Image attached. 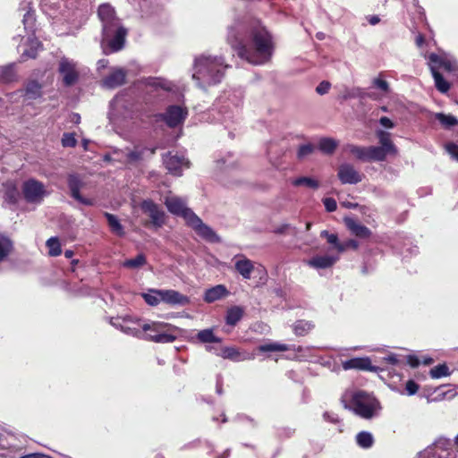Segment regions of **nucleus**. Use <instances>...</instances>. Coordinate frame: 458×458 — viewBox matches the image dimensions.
I'll use <instances>...</instances> for the list:
<instances>
[{"label":"nucleus","instance_id":"nucleus-1","mask_svg":"<svg viewBox=\"0 0 458 458\" xmlns=\"http://www.w3.org/2000/svg\"><path fill=\"white\" fill-rule=\"evenodd\" d=\"M227 42L237 55L248 63L259 65L273 55L272 36L257 20L244 16L228 29Z\"/></svg>","mask_w":458,"mask_h":458},{"label":"nucleus","instance_id":"nucleus-2","mask_svg":"<svg viewBox=\"0 0 458 458\" xmlns=\"http://www.w3.org/2000/svg\"><path fill=\"white\" fill-rule=\"evenodd\" d=\"M98 17L101 23V47L106 54L122 50L125 44L127 30L117 17L114 8L108 3L98 8Z\"/></svg>","mask_w":458,"mask_h":458},{"label":"nucleus","instance_id":"nucleus-3","mask_svg":"<svg viewBox=\"0 0 458 458\" xmlns=\"http://www.w3.org/2000/svg\"><path fill=\"white\" fill-rule=\"evenodd\" d=\"M230 67L222 55L201 54L194 57L191 78L198 88L207 90L208 87L219 84Z\"/></svg>","mask_w":458,"mask_h":458},{"label":"nucleus","instance_id":"nucleus-4","mask_svg":"<svg viewBox=\"0 0 458 458\" xmlns=\"http://www.w3.org/2000/svg\"><path fill=\"white\" fill-rule=\"evenodd\" d=\"M244 92L241 88L224 90L212 108L214 119L225 128L240 119Z\"/></svg>","mask_w":458,"mask_h":458},{"label":"nucleus","instance_id":"nucleus-5","mask_svg":"<svg viewBox=\"0 0 458 458\" xmlns=\"http://www.w3.org/2000/svg\"><path fill=\"white\" fill-rule=\"evenodd\" d=\"M345 409L352 411L362 419L370 420L381 410L378 400L365 391L359 390L352 394L350 404H344Z\"/></svg>","mask_w":458,"mask_h":458},{"label":"nucleus","instance_id":"nucleus-6","mask_svg":"<svg viewBox=\"0 0 458 458\" xmlns=\"http://www.w3.org/2000/svg\"><path fill=\"white\" fill-rule=\"evenodd\" d=\"M451 439L437 437L430 445L417 454L416 458H454Z\"/></svg>","mask_w":458,"mask_h":458},{"label":"nucleus","instance_id":"nucleus-7","mask_svg":"<svg viewBox=\"0 0 458 458\" xmlns=\"http://www.w3.org/2000/svg\"><path fill=\"white\" fill-rule=\"evenodd\" d=\"M426 58L429 68L433 67L437 71L439 68H443L452 77V82L458 81V61L454 57L446 54L439 55L430 53Z\"/></svg>","mask_w":458,"mask_h":458},{"label":"nucleus","instance_id":"nucleus-8","mask_svg":"<svg viewBox=\"0 0 458 458\" xmlns=\"http://www.w3.org/2000/svg\"><path fill=\"white\" fill-rule=\"evenodd\" d=\"M21 191L24 199L30 204H41L49 193L44 183L35 178H30L22 182Z\"/></svg>","mask_w":458,"mask_h":458},{"label":"nucleus","instance_id":"nucleus-9","mask_svg":"<svg viewBox=\"0 0 458 458\" xmlns=\"http://www.w3.org/2000/svg\"><path fill=\"white\" fill-rule=\"evenodd\" d=\"M188 116V109L180 105L168 106L164 113L155 115L156 119L164 122L169 128L182 125Z\"/></svg>","mask_w":458,"mask_h":458},{"label":"nucleus","instance_id":"nucleus-10","mask_svg":"<svg viewBox=\"0 0 458 458\" xmlns=\"http://www.w3.org/2000/svg\"><path fill=\"white\" fill-rule=\"evenodd\" d=\"M168 0H128L129 4L141 18H151L158 15Z\"/></svg>","mask_w":458,"mask_h":458},{"label":"nucleus","instance_id":"nucleus-11","mask_svg":"<svg viewBox=\"0 0 458 458\" xmlns=\"http://www.w3.org/2000/svg\"><path fill=\"white\" fill-rule=\"evenodd\" d=\"M58 72L62 76V82L64 87L73 86L80 78L77 69V63L66 56H62L58 62Z\"/></svg>","mask_w":458,"mask_h":458},{"label":"nucleus","instance_id":"nucleus-12","mask_svg":"<svg viewBox=\"0 0 458 458\" xmlns=\"http://www.w3.org/2000/svg\"><path fill=\"white\" fill-rule=\"evenodd\" d=\"M114 113L124 118L130 117L134 110V100L129 90L118 93L110 102Z\"/></svg>","mask_w":458,"mask_h":458},{"label":"nucleus","instance_id":"nucleus-13","mask_svg":"<svg viewBox=\"0 0 458 458\" xmlns=\"http://www.w3.org/2000/svg\"><path fill=\"white\" fill-rule=\"evenodd\" d=\"M141 211L150 218L152 225L156 228H161L165 223V211L152 199H143L140 204Z\"/></svg>","mask_w":458,"mask_h":458},{"label":"nucleus","instance_id":"nucleus-14","mask_svg":"<svg viewBox=\"0 0 458 458\" xmlns=\"http://www.w3.org/2000/svg\"><path fill=\"white\" fill-rule=\"evenodd\" d=\"M165 324L161 323H144L141 325L143 332H150L147 334L146 339L154 343L168 344L175 341L176 336L167 332H162L161 327H165Z\"/></svg>","mask_w":458,"mask_h":458},{"label":"nucleus","instance_id":"nucleus-15","mask_svg":"<svg viewBox=\"0 0 458 458\" xmlns=\"http://www.w3.org/2000/svg\"><path fill=\"white\" fill-rule=\"evenodd\" d=\"M67 185L71 197L84 206H93L95 201L92 199L85 198L81 194V189L84 186L81 176L77 174H70L67 177Z\"/></svg>","mask_w":458,"mask_h":458},{"label":"nucleus","instance_id":"nucleus-16","mask_svg":"<svg viewBox=\"0 0 458 458\" xmlns=\"http://www.w3.org/2000/svg\"><path fill=\"white\" fill-rule=\"evenodd\" d=\"M191 228L202 239L209 242H218L220 241L219 236L216 232L195 214L191 216V220L187 223Z\"/></svg>","mask_w":458,"mask_h":458},{"label":"nucleus","instance_id":"nucleus-17","mask_svg":"<svg viewBox=\"0 0 458 458\" xmlns=\"http://www.w3.org/2000/svg\"><path fill=\"white\" fill-rule=\"evenodd\" d=\"M165 205L171 214L183 217L186 224L191 220V216L195 215L190 208L186 207L185 202L178 197L165 198Z\"/></svg>","mask_w":458,"mask_h":458},{"label":"nucleus","instance_id":"nucleus-18","mask_svg":"<svg viewBox=\"0 0 458 458\" xmlns=\"http://www.w3.org/2000/svg\"><path fill=\"white\" fill-rule=\"evenodd\" d=\"M127 71L121 67H112L109 73L101 81V87L106 89H114L126 81Z\"/></svg>","mask_w":458,"mask_h":458},{"label":"nucleus","instance_id":"nucleus-19","mask_svg":"<svg viewBox=\"0 0 458 458\" xmlns=\"http://www.w3.org/2000/svg\"><path fill=\"white\" fill-rule=\"evenodd\" d=\"M348 149L356 159L361 162H382L378 157L379 150L375 148V146L349 145Z\"/></svg>","mask_w":458,"mask_h":458},{"label":"nucleus","instance_id":"nucleus-20","mask_svg":"<svg viewBox=\"0 0 458 458\" xmlns=\"http://www.w3.org/2000/svg\"><path fill=\"white\" fill-rule=\"evenodd\" d=\"M380 146H375V148L379 150L378 157L385 161L388 155H396L398 150L394 142L391 140L390 133L383 130H378L376 132Z\"/></svg>","mask_w":458,"mask_h":458},{"label":"nucleus","instance_id":"nucleus-21","mask_svg":"<svg viewBox=\"0 0 458 458\" xmlns=\"http://www.w3.org/2000/svg\"><path fill=\"white\" fill-rule=\"evenodd\" d=\"M337 176L343 184H357L362 181L363 175L348 163L339 165Z\"/></svg>","mask_w":458,"mask_h":458},{"label":"nucleus","instance_id":"nucleus-22","mask_svg":"<svg viewBox=\"0 0 458 458\" xmlns=\"http://www.w3.org/2000/svg\"><path fill=\"white\" fill-rule=\"evenodd\" d=\"M342 367L344 370L359 369L365 371L377 372L378 368L371 364L369 357H356L346 360L342 362Z\"/></svg>","mask_w":458,"mask_h":458},{"label":"nucleus","instance_id":"nucleus-23","mask_svg":"<svg viewBox=\"0 0 458 458\" xmlns=\"http://www.w3.org/2000/svg\"><path fill=\"white\" fill-rule=\"evenodd\" d=\"M20 11H24L22 23L24 30L34 36L36 31V14L32 8L31 3L28 1H22L20 4Z\"/></svg>","mask_w":458,"mask_h":458},{"label":"nucleus","instance_id":"nucleus-24","mask_svg":"<svg viewBox=\"0 0 458 458\" xmlns=\"http://www.w3.org/2000/svg\"><path fill=\"white\" fill-rule=\"evenodd\" d=\"M163 163L169 173L180 176L182 175V167L187 164V161L182 156L168 152L163 156Z\"/></svg>","mask_w":458,"mask_h":458},{"label":"nucleus","instance_id":"nucleus-25","mask_svg":"<svg viewBox=\"0 0 458 458\" xmlns=\"http://www.w3.org/2000/svg\"><path fill=\"white\" fill-rule=\"evenodd\" d=\"M162 301L171 306H185L190 303V298L175 290H163L157 292Z\"/></svg>","mask_w":458,"mask_h":458},{"label":"nucleus","instance_id":"nucleus-26","mask_svg":"<svg viewBox=\"0 0 458 458\" xmlns=\"http://www.w3.org/2000/svg\"><path fill=\"white\" fill-rule=\"evenodd\" d=\"M207 350L208 352H213L216 355L219 357L230 360L234 362H239L249 359V357H247L244 354H242L238 351V349L233 346H225L220 348L219 350L212 346H207Z\"/></svg>","mask_w":458,"mask_h":458},{"label":"nucleus","instance_id":"nucleus-27","mask_svg":"<svg viewBox=\"0 0 458 458\" xmlns=\"http://www.w3.org/2000/svg\"><path fill=\"white\" fill-rule=\"evenodd\" d=\"M143 85L148 93L158 92V90H172V83L167 80L156 77H148L145 79Z\"/></svg>","mask_w":458,"mask_h":458},{"label":"nucleus","instance_id":"nucleus-28","mask_svg":"<svg viewBox=\"0 0 458 458\" xmlns=\"http://www.w3.org/2000/svg\"><path fill=\"white\" fill-rule=\"evenodd\" d=\"M229 295V291L224 284H217L205 291L203 300L212 303Z\"/></svg>","mask_w":458,"mask_h":458},{"label":"nucleus","instance_id":"nucleus-29","mask_svg":"<svg viewBox=\"0 0 458 458\" xmlns=\"http://www.w3.org/2000/svg\"><path fill=\"white\" fill-rule=\"evenodd\" d=\"M344 224L348 230H350L352 234L359 238L365 239L371 235V231L367 226L361 225L353 218L345 217Z\"/></svg>","mask_w":458,"mask_h":458},{"label":"nucleus","instance_id":"nucleus-30","mask_svg":"<svg viewBox=\"0 0 458 458\" xmlns=\"http://www.w3.org/2000/svg\"><path fill=\"white\" fill-rule=\"evenodd\" d=\"M338 257L332 255L315 256L308 261V265L316 269H326L333 267Z\"/></svg>","mask_w":458,"mask_h":458},{"label":"nucleus","instance_id":"nucleus-31","mask_svg":"<svg viewBox=\"0 0 458 458\" xmlns=\"http://www.w3.org/2000/svg\"><path fill=\"white\" fill-rule=\"evenodd\" d=\"M104 216L107 221L109 229L112 233L118 237H123L125 235L124 227L115 215L105 212Z\"/></svg>","mask_w":458,"mask_h":458},{"label":"nucleus","instance_id":"nucleus-32","mask_svg":"<svg viewBox=\"0 0 458 458\" xmlns=\"http://www.w3.org/2000/svg\"><path fill=\"white\" fill-rule=\"evenodd\" d=\"M244 309L241 306H232L226 310L225 323L228 326L234 327L242 318Z\"/></svg>","mask_w":458,"mask_h":458},{"label":"nucleus","instance_id":"nucleus-33","mask_svg":"<svg viewBox=\"0 0 458 458\" xmlns=\"http://www.w3.org/2000/svg\"><path fill=\"white\" fill-rule=\"evenodd\" d=\"M340 98L342 100H348L352 98H359L362 100L366 98H371V96L368 94L364 89L360 87H353L345 88Z\"/></svg>","mask_w":458,"mask_h":458},{"label":"nucleus","instance_id":"nucleus-34","mask_svg":"<svg viewBox=\"0 0 458 458\" xmlns=\"http://www.w3.org/2000/svg\"><path fill=\"white\" fill-rule=\"evenodd\" d=\"M28 41L30 42V47L22 51L21 55L22 61L29 58L35 59L38 55V49L42 47L41 43L36 38H31V36L28 37Z\"/></svg>","mask_w":458,"mask_h":458},{"label":"nucleus","instance_id":"nucleus-35","mask_svg":"<svg viewBox=\"0 0 458 458\" xmlns=\"http://www.w3.org/2000/svg\"><path fill=\"white\" fill-rule=\"evenodd\" d=\"M148 152L149 153V155H153L155 153V149H150L147 148H135L133 150H131L126 154L127 163L134 165L141 161L144 158L145 154Z\"/></svg>","mask_w":458,"mask_h":458},{"label":"nucleus","instance_id":"nucleus-36","mask_svg":"<svg viewBox=\"0 0 458 458\" xmlns=\"http://www.w3.org/2000/svg\"><path fill=\"white\" fill-rule=\"evenodd\" d=\"M235 269L236 271L244 278L250 279L251 276V272L253 271V264L252 262L246 259H241L235 262Z\"/></svg>","mask_w":458,"mask_h":458},{"label":"nucleus","instance_id":"nucleus-37","mask_svg":"<svg viewBox=\"0 0 458 458\" xmlns=\"http://www.w3.org/2000/svg\"><path fill=\"white\" fill-rule=\"evenodd\" d=\"M432 77L435 81V87L440 93H447L450 89V83L444 78V76L435 68H429Z\"/></svg>","mask_w":458,"mask_h":458},{"label":"nucleus","instance_id":"nucleus-38","mask_svg":"<svg viewBox=\"0 0 458 458\" xmlns=\"http://www.w3.org/2000/svg\"><path fill=\"white\" fill-rule=\"evenodd\" d=\"M338 146V142L330 137H323L319 139L318 148L324 154L331 155L335 152Z\"/></svg>","mask_w":458,"mask_h":458},{"label":"nucleus","instance_id":"nucleus-39","mask_svg":"<svg viewBox=\"0 0 458 458\" xmlns=\"http://www.w3.org/2000/svg\"><path fill=\"white\" fill-rule=\"evenodd\" d=\"M17 79L15 67L13 64H7L0 69V82L11 83Z\"/></svg>","mask_w":458,"mask_h":458},{"label":"nucleus","instance_id":"nucleus-40","mask_svg":"<svg viewBox=\"0 0 458 458\" xmlns=\"http://www.w3.org/2000/svg\"><path fill=\"white\" fill-rule=\"evenodd\" d=\"M13 250V243L10 238L0 235V263L7 259Z\"/></svg>","mask_w":458,"mask_h":458},{"label":"nucleus","instance_id":"nucleus-41","mask_svg":"<svg viewBox=\"0 0 458 458\" xmlns=\"http://www.w3.org/2000/svg\"><path fill=\"white\" fill-rule=\"evenodd\" d=\"M25 96L29 99H37L42 96V86L37 81L28 82L25 89Z\"/></svg>","mask_w":458,"mask_h":458},{"label":"nucleus","instance_id":"nucleus-42","mask_svg":"<svg viewBox=\"0 0 458 458\" xmlns=\"http://www.w3.org/2000/svg\"><path fill=\"white\" fill-rule=\"evenodd\" d=\"M4 199L9 205H16L20 199V193L17 187L13 183L6 185Z\"/></svg>","mask_w":458,"mask_h":458},{"label":"nucleus","instance_id":"nucleus-43","mask_svg":"<svg viewBox=\"0 0 458 458\" xmlns=\"http://www.w3.org/2000/svg\"><path fill=\"white\" fill-rule=\"evenodd\" d=\"M157 292H161V289L151 288L147 293H142L141 297L148 305L155 307L162 301L161 295Z\"/></svg>","mask_w":458,"mask_h":458},{"label":"nucleus","instance_id":"nucleus-44","mask_svg":"<svg viewBox=\"0 0 458 458\" xmlns=\"http://www.w3.org/2000/svg\"><path fill=\"white\" fill-rule=\"evenodd\" d=\"M292 184L294 187L305 186L310 189L317 190L319 188V182L316 179L308 176H301L293 179Z\"/></svg>","mask_w":458,"mask_h":458},{"label":"nucleus","instance_id":"nucleus-45","mask_svg":"<svg viewBox=\"0 0 458 458\" xmlns=\"http://www.w3.org/2000/svg\"><path fill=\"white\" fill-rule=\"evenodd\" d=\"M357 445L364 449H368L373 445L374 437L369 431H360L356 435Z\"/></svg>","mask_w":458,"mask_h":458},{"label":"nucleus","instance_id":"nucleus-46","mask_svg":"<svg viewBox=\"0 0 458 458\" xmlns=\"http://www.w3.org/2000/svg\"><path fill=\"white\" fill-rule=\"evenodd\" d=\"M147 263L146 256L143 253H139L133 259H125L123 262V267L126 268L137 269L143 267Z\"/></svg>","mask_w":458,"mask_h":458},{"label":"nucleus","instance_id":"nucleus-47","mask_svg":"<svg viewBox=\"0 0 458 458\" xmlns=\"http://www.w3.org/2000/svg\"><path fill=\"white\" fill-rule=\"evenodd\" d=\"M258 350L260 352H285L291 350L290 346L284 344L278 343H267L264 344H260L258 347Z\"/></svg>","mask_w":458,"mask_h":458},{"label":"nucleus","instance_id":"nucleus-48","mask_svg":"<svg viewBox=\"0 0 458 458\" xmlns=\"http://www.w3.org/2000/svg\"><path fill=\"white\" fill-rule=\"evenodd\" d=\"M435 117L445 129H450L458 124V119L452 114L436 113Z\"/></svg>","mask_w":458,"mask_h":458},{"label":"nucleus","instance_id":"nucleus-49","mask_svg":"<svg viewBox=\"0 0 458 458\" xmlns=\"http://www.w3.org/2000/svg\"><path fill=\"white\" fill-rule=\"evenodd\" d=\"M198 339L199 342L204 344H209V343H221V338L216 336L214 335L213 329L208 328L200 330L197 335Z\"/></svg>","mask_w":458,"mask_h":458},{"label":"nucleus","instance_id":"nucleus-50","mask_svg":"<svg viewBox=\"0 0 458 458\" xmlns=\"http://www.w3.org/2000/svg\"><path fill=\"white\" fill-rule=\"evenodd\" d=\"M316 148L317 147L310 142L301 144L297 148L296 157L299 160H303L307 157L312 155L315 152Z\"/></svg>","mask_w":458,"mask_h":458},{"label":"nucleus","instance_id":"nucleus-51","mask_svg":"<svg viewBox=\"0 0 458 458\" xmlns=\"http://www.w3.org/2000/svg\"><path fill=\"white\" fill-rule=\"evenodd\" d=\"M313 327V324L310 321L298 320L293 325V332L296 335L302 336L308 334Z\"/></svg>","mask_w":458,"mask_h":458},{"label":"nucleus","instance_id":"nucleus-52","mask_svg":"<svg viewBox=\"0 0 458 458\" xmlns=\"http://www.w3.org/2000/svg\"><path fill=\"white\" fill-rule=\"evenodd\" d=\"M48 254L52 257H57L62 253L61 244L57 237L49 238L47 242Z\"/></svg>","mask_w":458,"mask_h":458},{"label":"nucleus","instance_id":"nucleus-53","mask_svg":"<svg viewBox=\"0 0 458 458\" xmlns=\"http://www.w3.org/2000/svg\"><path fill=\"white\" fill-rule=\"evenodd\" d=\"M274 233L280 235H292L297 237L299 230L297 227L293 226L290 224H283L280 226L275 228Z\"/></svg>","mask_w":458,"mask_h":458},{"label":"nucleus","instance_id":"nucleus-54","mask_svg":"<svg viewBox=\"0 0 458 458\" xmlns=\"http://www.w3.org/2000/svg\"><path fill=\"white\" fill-rule=\"evenodd\" d=\"M429 375L432 378H441L449 376V368L446 364H438L430 369Z\"/></svg>","mask_w":458,"mask_h":458},{"label":"nucleus","instance_id":"nucleus-55","mask_svg":"<svg viewBox=\"0 0 458 458\" xmlns=\"http://www.w3.org/2000/svg\"><path fill=\"white\" fill-rule=\"evenodd\" d=\"M320 237L325 238L327 242L332 246L334 250L338 251V246L340 245V241L338 235L336 233H329L327 230H323L320 233Z\"/></svg>","mask_w":458,"mask_h":458},{"label":"nucleus","instance_id":"nucleus-56","mask_svg":"<svg viewBox=\"0 0 458 458\" xmlns=\"http://www.w3.org/2000/svg\"><path fill=\"white\" fill-rule=\"evenodd\" d=\"M59 4L58 0H40L41 10L46 13L50 11L57 10L59 8Z\"/></svg>","mask_w":458,"mask_h":458},{"label":"nucleus","instance_id":"nucleus-57","mask_svg":"<svg viewBox=\"0 0 458 458\" xmlns=\"http://www.w3.org/2000/svg\"><path fill=\"white\" fill-rule=\"evenodd\" d=\"M61 141L64 148H74L77 145L75 134L71 132H64L62 136Z\"/></svg>","mask_w":458,"mask_h":458},{"label":"nucleus","instance_id":"nucleus-58","mask_svg":"<svg viewBox=\"0 0 458 458\" xmlns=\"http://www.w3.org/2000/svg\"><path fill=\"white\" fill-rule=\"evenodd\" d=\"M359 247V243L357 241L353 239H349L344 242H341L340 245L338 246V253H343L348 249L357 250Z\"/></svg>","mask_w":458,"mask_h":458},{"label":"nucleus","instance_id":"nucleus-59","mask_svg":"<svg viewBox=\"0 0 458 458\" xmlns=\"http://www.w3.org/2000/svg\"><path fill=\"white\" fill-rule=\"evenodd\" d=\"M372 84L375 88L380 89L381 91H383L385 93H387L390 90L389 83L386 81H385L379 77L375 78L372 81Z\"/></svg>","mask_w":458,"mask_h":458},{"label":"nucleus","instance_id":"nucleus-60","mask_svg":"<svg viewBox=\"0 0 458 458\" xmlns=\"http://www.w3.org/2000/svg\"><path fill=\"white\" fill-rule=\"evenodd\" d=\"M295 433V428L290 427H284L277 429V437L279 438H290Z\"/></svg>","mask_w":458,"mask_h":458},{"label":"nucleus","instance_id":"nucleus-61","mask_svg":"<svg viewBox=\"0 0 458 458\" xmlns=\"http://www.w3.org/2000/svg\"><path fill=\"white\" fill-rule=\"evenodd\" d=\"M445 148L451 157L458 161V145L453 142H449L445 144Z\"/></svg>","mask_w":458,"mask_h":458},{"label":"nucleus","instance_id":"nucleus-62","mask_svg":"<svg viewBox=\"0 0 458 458\" xmlns=\"http://www.w3.org/2000/svg\"><path fill=\"white\" fill-rule=\"evenodd\" d=\"M325 208L327 212H334L337 208V203L333 198H324L322 199Z\"/></svg>","mask_w":458,"mask_h":458},{"label":"nucleus","instance_id":"nucleus-63","mask_svg":"<svg viewBox=\"0 0 458 458\" xmlns=\"http://www.w3.org/2000/svg\"><path fill=\"white\" fill-rule=\"evenodd\" d=\"M405 390L408 395H414L419 390V385L412 379H410L405 384Z\"/></svg>","mask_w":458,"mask_h":458},{"label":"nucleus","instance_id":"nucleus-64","mask_svg":"<svg viewBox=\"0 0 458 458\" xmlns=\"http://www.w3.org/2000/svg\"><path fill=\"white\" fill-rule=\"evenodd\" d=\"M331 88V83L327 81H321L316 88V92L318 95H325L327 94Z\"/></svg>","mask_w":458,"mask_h":458}]
</instances>
